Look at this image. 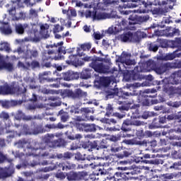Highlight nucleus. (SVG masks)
Here are the masks:
<instances>
[{"instance_id":"obj_1","label":"nucleus","mask_w":181,"mask_h":181,"mask_svg":"<svg viewBox=\"0 0 181 181\" xmlns=\"http://www.w3.org/2000/svg\"><path fill=\"white\" fill-rule=\"evenodd\" d=\"M105 5H110L112 8H116L120 12L121 15H129L132 13L131 11H125L124 9H128L131 8H136L137 6H142L143 8L148 9L151 8L152 5H158L157 3H153L151 0H117V1H111V0H104Z\"/></svg>"},{"instance_id":"obj_2","label":"nucleus","mask_w":181,"mask_h":181,"mask_svg":"<svg viewBox=\"0 0 181 181\" xmlns=\"http://www.w3.org/2000/svg\"><path fill=\"white\" fill-rule=\"evenodd\" d=\"M46 94H59L62 98H72V100H80L83 97H87V92L83 91L81 88H76L75 91L70 89H59V90H53V89H46Z\"/></svg>"},{"instance_id":"obj_3","label":"nucleus","mask_w":181,"mask_h":181,"mask_svg":"<svg viewBox=\"0 0 181 181\" xmlns=\"http://www.w3.org/2000/svg\"><path fill=\"white\" fill-rule=\"evenodd\" d=\"M46 49L47 54H55L58 53L57 57H54V60H62L64 59V56L62 54H66L67 52L66 48L63 46V41L56 43H50V40L46 44Z\"/></svg>"},{"instance_id":"obj_4","label":"nucleus","mask_w":181,"mask_h":181,"mask_svg":"<svg viewBox=\"0 0 181 181\" xmlns=\"http://www.w3.org/2000/svg\"><path fill=\"white\" fill-rule=\"evenodd\" d=\"M46 144L42 143L40 144V148H35L33 147H27L24 151L25 152L26 156H33L35 158V160H33V163H31L30 166L33 168L37 166L40 163L39 162L40 156H46Z\"/></svg>"},{"instance_id":"obj_5","label":"nucleus","mask_w":181,"mask_h":181,"mask_svg":"<svg viewBox=\"0 0 181 181\" xmlns=\"http://www.w3.org/2000/svg\"><path fill=\"white\" fill-rule=\"evenodd\" d=\"M26 93V88L21 87L19 85H11L7 83L1 85V90H0V93L1 95H9V94H16L17 95H22V94H25Z\"/></svg>"},{"instance_id":"obj_6","label":"nucleus","mask_w":181,"mask_h":181,"mask_svg":"<svg viewBox=\"0 0 181 181\" xmlns=\"http://www.w3.org/2000/svg\"><path fill=\"white\" fill-rule=\"evenodd\" d=\"M147 67L153 70L157 74H163L168 70H170V64H158L153 60H148L146 62Z\"/></svg>"},{"instance_id":"obj_7","label":"nucleus","mask_w":181,"mask_h":181,"mask_svg":"<svg viewBox=\"0 0 181 181\" xmlns=\"http://www.w3.org/2000/svg\"><path fill=\"white\" fill-rule=\"evenodd\" d=\"M141 39L142 36L139 33H132L131 31H128L119 35V40H121V42L124 43L128 42L132 43H139Z\"/></svg>"},{"instance_id":"obj_8","label":"nucleus","mask_w":181,"mask_h":181,"mask_svg":"<svg viewBox=\"0 0 181 181\" xmlns=\"http://www.w3.org/2000/svg\"><path fill=\"white\" fill-rule=\"evenodd\" d=\"M46 145L49 148H64L67 145V141L63 139L54 140V134H47Z\"/></svg>"},{"instance_id":"obj_9","label":"nucleus","mask_w":181,"mask_h":181,"mask_svg":"<svg viewBox=\"0 0 181 181\" xmlns=\"http://www.w3.org/2000/svg\"><path fill=\"white\" fill-rule=\"evenodd\" d=\"M68 181H81V180H88L87 176L88 173L86 171H70L66 175Z\"/></svg>"},{"instance_id":"obj_10","label":"nucleus","mask_w":181,"mask_h":181,"mask_svg":"<svg viewBox=\"0 0 181 181\" xmlns=\"http://www.w3.org/2000/svg\"><path fill=\"white\" fill-rule=\"evenodd\" d=\"M134 174L132 173L117 172L115 173L113 176L107 177L106 179L107 180H113V181H119V180H121L122 179H124L125 180H137L138 177L132 176Z\"/></svg>"},{"instance_id":"obj_11","label":"nucleus","mask_w":181,"mask_h":181,"mask_svg":"<svg viewBox=\"0 0 181 181\" xmlns=\"http://www.w3.org/2000/svg\"><path fill=\"white\" fill-rule=\"evenodd\" d=\"M131 57H132V54L131 53L123 52L121 56L118 58V62L127 66L126 69H131L132 66H135V64H136L135 59H131Z\"/></svg>"},{"instance_id":"obj_12","label":"nucleus","mask_w":181,"mask_h":181,"mask_svg":"<svg viewBox=\"0 0 181 181\" xmlns=\"http://www.w3.org/2000/svg\"><path fill=\"white\" fill-rule=\"evenodd\" d=\"M89 66L90 67L93 69V70H95V71H96L97 73H103V74H105L111 71H110V66L105 65L104 64H103V62H98V60H97V59L91 62Z\"/></svg>"},{"instance_id":"obj_13","label":"nucleus","mask_w":181,"mask_h":181,"mask_svg":"<svg viewBox=\"0 0 181 181\" xmlns=\"http://www.w3.org/2000/svg\"><path fill=\"white\" fill-rule=\"evenodd\" d=\"M127 71H129L130 74L129 75L128 81H131L132 80L133 81H141L142 80V76L141 75V71H142V69H141V66H136L134 67V69H129Z\"/></svg>"},{"instance_id":"obj_14","label":"nucleus","mask_w":181,"mask_h":181,"mask_svg":"<svg viewBox=\"0 0 181 181\" xmlns=\"http://www.w3.org/2000/svg\"><path fill=\"white\" fill-rule=\"evenodd\" d=\"M8 15L11 16L12 21H22L26 18V15L22 11L19 13H16V6L12 5L11 8L7 10Z\"/></svg>"},{"instance_id":"obj_15","label":"nucleus","mask_w":181,"mask_h":181,"mask_svg":"<svg viewBox=\"0 0 181 181\" xmlns=\"http://www.w3.org/2000/svg\"><path fill=\"white\" fill-rule=\"evenodd\" d=\"M151 2L157 4L156 5H154V6H156L157 5L160 6V7L154 8L151 10V13H153V15H158V16H162V15H166V13H168V11H169V8H168V6H161L160 2L156 0Z\"/></svg>"},{"instance_id":"obj_16","label":"nucleus","mask_w":181,"mask_h":181,"mask_svg":"<svg viewBox=\"0 0 181 181\" xmlns=\"http://www.w3.org/2000/svg\"><path fill=\"white\" fill-rule=\"evenodd\" d=\"M76 164H73L69 161H62L56 163V169L59 172L64 170H71L76 168Z\"/></svg>"},{"instance_id":"obj_17","label":"nucleus","mask_w":181,"mask_h":181,"mask_svg":"<svg viewBox=\"0 0 181 181\" xmlns=\"http://www.w3.org/2000/svg\"><path fill=\"white\" fill-rule=\"evenodd\" d=\"M42 39H46V26H45V25H40V32H34V37L33 38V41L37 43V42H40Z\"/></svg>"},{"instance_id":"obj_18","label":"nucleus","mask_w":181,"mask_h":181,"mask_svg":"<svg viewBox=\"0 0 181 181\" xmlns=\"http://www.w3.org/2000/svg\"><path fill=\"white\" fill-rule=\"evenodd\" d=\"M135 112L136 115L134 112H133L131 117L132 119H129L130 125H133L134 127H142L145 125V122L138 119V118H141V115H139V111L138 110H136Z\"/></svg>"},{"instance_id":"obj_19","label":"nucleus","mask_w":181,"mask_h":181,"mask_svg":"<svg viewBox=\"0 0 181 181\" xmlns=\"http://www.w3.org/2000/svg\"><path fill=\"white\" fill-rule=\"evenodd\" d=\"M62 77L65 81H71V80H78L80 75L73 71H67L62 73Z\"/></svg>"},{"instance_id":"obj_20","label":"nucleus","mask_w":181,"mask_h":181,"mask_svg":"<svg viewBox=\"0 0 181 181\" xmlns=\"http://www.w3.org/2000/svg\"><path fill=\"white\" fill-rule=\"evenodd\" d=\"M78 127L80 131L85 132H95L97 131V127L94 124L81 123L78 124Z\"/></svg>"},{"instance_id":"obj_21","label":"nucleus","mask_w":181,"mask_h":181,"mask_svg":"<svg viewBox=\"0 0 181 181\" xmlns=\"http://www.w3.org/2000/svg\"><path fill=\"white\" fill-rule=\"evenodd\" d=\"M86 18H91L93 21H100V19H104V15L101 13L97 14V10H93V11L87 10L85 12Z\"/></svg>"},{"instance_id":"obj_22","label":"nucleus","mask_w":181,"mask_h":181,"mask_svg":"<svg viewBox=\"0 0 181 181\" xmlns=\"http://www.w3.org/2000/svg\"><path fill=\"white\" fill-rule=\"evenodd\" d=\"M47 77H46V81L47 83H49L47 84V87H51L52 88H59L60 87V81H59V78H54L52 77H49V74H50V71H47L46 73Z\"/></svg>"},{"instance_id":"obj_23","label":"nucleus","mask_w":181,"mask_h":181,"mask_svg":"<svg viewBox=\"0 0 181 181\" xmlns=\"http://www.w3.org/2000/svg\"><path fill=\"white\" fill-rule=\"evenodd\" d=\"M122 144H125V145H139L140 146H148V141H146V140L137 141L135 138L132 139H124L122 141Z\"/></svg>"},{"instance_id":"obj_24","label":"nucleus","mask_w":181,"mask_h":181,"mask_svg":"<svg viewBox=\"0 0 181 181\" xmlns=\"http://www.w3.org/2000/svg\"><path fill=\"white\" fill-rule=\"evenodd\" d=\"M156 95H144L142 100V104L145 107H149V105H153V104H158V100H153Z\"/></svg>"},{"instance_id":"obj_25","label":"nucleus","mask_w":181,"mask_h":181,"mask_svg":"<svg viewBox=\"0 0 181 181\" xmlns=\"http://www.w3.org/2000/svg\"><path fill=\"white\" fill-rule=\"evenodd\" d=\"M165 30V37H173L180 35V30L178 28L173 27H167Z\"/></svg>"},{"instance_id":"obj_26","label":"nucleus","mask_w":181,"mask_h":181,"mask_svg":"<svg viewBox=\"0 0 181 181\" xmlns=\"http://www.w3.org/2000/svg\"><path fill=\"white\" fill-rule=\"evenodd\" d=\"M140 155H143L141 157V159L142 160V162H144V163H149L150 165H158V162L156 160H144V159H151V158H155V155H152L151 156V154L149 153H145L144 154V153H140Z\"/></svg>"},{"instance_id":"obj_27","label":"nucleus","mask_w":181,"mask_h":181,"mask_svg":"<svg viewBox=\"0 0 181 181\" xmlns=\"http://www.w3.org/2000/svg\"><path fill=\"white\" fill-rule=\"evenodd\" d=\"M15 117L18 121H21V119H23V121H32V119H33L32 116H26L22 110H18Z\"/></svg>"},{"instance_id":"obj_28","label":"nucleus","mask_w":181,"mask_h":181,"mask_svg":"<svg viewBox=\"0 0 181 181\" xmlns=\"http://www.w3.org/2000/svg\"><path fill=\"white\" fill-rule=\"evenodd\" d=\"M0 63L3 64V69H5L8 71H12L13 70V64L5 62L4 56L0 54Z\"/></svg>"},{"instance_id":"obj_29","label":"nucleus","mask_w":181,"mask_h":181,"mask_svg":"<svg viewBox=\"0 0 181 181\" xmlns=\"http://www.w3.org/2000/svg\"><path fill=\"white\" fill-rule=\"evenodd\" d=\"M74 156L73 153L66 151L64 153H57V158L58 159H62V160H70L71 158Z\"/></svg>"},{"instance_id":"obj_30","label":"nucleus","mask_w":181,"mask_h":181,"mask_svg":"<svg viewBox=\"0 0 181 181\" xmlns=\"http://www.w3.org/2000/svg\"><path fill=\"white\" fill-rule=\"evenodd\" d=\"M129 127H131L129 119H126L123 121L120 129L124 132H131V131H132V129Z\"/></svg>"},{"instance_id":"obj_31","label":"nucleus","mask_w":181,"mask_h":181,"mask_svg":"<svg viewBox=\"0 0 181 181\" xmlns=\"http://www.w3.org/2000/svg\"><path fill=\"white\" fill-rule=\"evenodd\" d=\"M163 87V91L168 94V95H173L176 91L175 87L170 86L169 83H165Z\"/></svg>"},{"instance_id":"obj_32","label":"nucleus","mask_w":181,"mask_h":181,"mask_svg":"<svg viewBox=\"0 0 181 181\" xmlns=\"http://www.w3.org/2000/svg\"><path fill=\"white\" fill-rule=\"evenodd\" d=\"M176 77L181 78V70L174 72L170 78V81L171 84H179V79Z\"/></svg>"},{"instance_id":"obj_33","label":"nucleus","mask_w":181,"mask_h":181,"mask_svg":"<svg viewBox=\"0 0 181 181\" xmlns=\"http://www.w3.org/2000/svg\"><path fill=\"white\" fill-rule=\"evenodd\" d=\"M26 28H28V24H16L15 25L16 33H17V35H23V33H25V29H26Z\"/></svg>"},{"instance_id":"obj_34","label":"nucleus","mask_w":181,"mask_h":181,"mask_svg":"<svg viewBox=\"0 0 181 181\" xmlns=\"http://www.w3.org/2000/svg\"><path fill=\"white\" fill-rule=\"evenodd\" d=\"M48 100L54 101L50 103L51 107H60V105H62V101L60 100V98L57 97L51 96L48 98Z\"/></svg>"},{"instance_id":"obj_35","label":"nucleus","mask_w":181,"mask_h":181,"mask_svg":"<svg viewBox=\"0 0 181 181\" xmlns=\"http://www.w3.org/2000/svg\"><path fill=\"white\" fill-rule=\"evenodd\" d=\"M170 47L175 49V47H180L181 46V37H176L175 40L169 42Z\"/></svg>"},{"instance_id":"obj_36","label":"nucleus","mask_w":181,"mask_h":181,"mask_svg":"<svg viewBox=\"0 0 181 181\" xmlns=\"http://www.w3.org/2000/svg\"><path fill=\"white\" fill-rule=\"evenodd\" d=\"M181 52H179L178 50L174 51L171 54H168L165 56L166 60H173V59H176V57H180Z\"/></svg>"},{"instance_id":"obj_37","label":"nucleus","mask_w":181,"mask_h":181,"mask_svg":"<svg viewBox=\"0 0 181 181\" xmlns=\"http://www.w3.org/2000/svg\"><path fill=\"white\" fill-rule=\"evenodd\" d=\"M56 169V164L53 160H47L46 161V172H50V170H54Z\"/></svg>"},{"instance_id":"obj_38","label":"nucleus","mask_w":181,"mask_h":181,"mask_svg":"<svg viewBox=\"0 0 181 181\" xmlns=\"http://www.w3.org/2000/svg\"><path fill=\"white\" fill-rule=\"evenodd\" d=\"M100 84L103 87H108L111 84V78L110 77H102L100 78Z\"/></svg>"},{"instance_id":"obj_39","label":"nucleus","mask_w":181,"mask_h":181,"mask_svg":"<svg viewBox=\"0 0 181 181\" xmlns=\"http://www.w3.org/2000/svg\"><path fill=\"white\" fill-rule=\"evenodd\" d=\"M148 49L149 52H153V53H156V52L159 50V45L156 44V42H151L148 45Z\"/></svg>"},{"instance_id":"obj_40","label":"nucleus","mask_w":181,"mask_h":181,"mask_svg":"<svg viewBox=\"0 0 181 181\" xmlns=\"http://www.w3.org/2000/svg\"><path fill=\"white\" fill-rule=\"evenodd\" d=\"M156 42H158V43H159V47H162L163 49H166L168 47H169V45H170V42H168V41H166V40H163V39H157Z\"/></svg>"},{"instance_id":"obj_41","label":"nucleus","mask_w":181,"mask_h":181,"mask_svg":"<svg viewBox=\"0 0 181 181\" xmlns=\"http://www.w3.org/2000/svg\"><path fill=\"white\" fill-rule=\"evenodd\" d=\"M81 78L83 80H88V78H91V72L88 69H85L81 73Z\"/></svg>"},{"instance_id":"obj_42","label":"nucleus","mask_w":181,"mask_h":181,"mask_svg":"<svg viewBox=\"0 0 181 181\" xmlns=\"http://www.w3.org/2000/svg\"><path fill=\"white\" fill-rule=\"evenodd\" d=\"M110 151L111 152H113V153H116V152H119V151H122V147L119 146V144H118V143H113L110 146Z\"/></svg>"},{"instance_id":"obj_43","label":"nucleus","mask_w":181,"mask_h":181,"mask_svg":"<svg viewBox=\"0 0 181 181\" xmlns=\"http://www.w3.org/2000/svg\"><path fill=\"white\" fill-rule=\"evenodd\" d=\"M0 52H7L9 53L11 52V47H9V44L8 42H0Z\"/></svg>"},{"instance_id":"obj_44","label":"nucleus","mask_w":181,"mask_h":181,"mask_svg":"<svg viewBox=\"0 0 181 181\" xmlns=\"http://www.w3.org/2000/svg\"><path fill=\"white\" fill-rule=\"evenodd\" d=\"M59 115H61L62 122H66L67 119L69 118V113L64 112L63 110L59 112Z\"/></svg>"},{"instance_id":"obj_45","label":"nucleus","mask_w":181,"mask_h":181,"mask_svg":"<svg viewBox=\"0 0 181 181\" xmlns=\"http://www.w3.org/2000/svg\"><path fill=\"white\" fill-rule=\"evenodd\" d=\"M65 135H66L67 139H70L71 141H74L75 139H81L83 138V136L81 134H76L75 135H69V132H66Z\"/></svg>"},{"instance_id":"obj_46","label":"nucleus","mask_w":181,"mask_h":181,"mask_svg":"<svg viewBox=\"0 0 181 181\" xmlns=\"http://www.w3.org/2000/svg\"><path fill=\"white\" fill-rule=\"evenodd\" d=\"M131 153H129V151L124 150L122 153H119L116 155L117 158L119 159H124V158H128Z\"/></svg>"},{"instance_id":"obj_47","label":"nucleus","mask_w":181,"mask_h":181,"mask_svg":"<svg viewBox=\"0 0 181 181\" xmlns=\"http://www.w3.org/2000/svg\"><path fill=\"white\" fill-rule=\"evenodd\" d=\"M64 30V27L60 25L59 24H56L54 25L53 33H59V32H63Z\"/></svg>"},{"instance_id":"obj_48","label":"nucleus","mask_w":181,"mask_h":181,"mask_svg":"<svg viewBox=\"0 0 181 181\" xmlns=\"http://www.w3.org/2000/svg\"><path fill=\"white\" fill-rule=\"evenodd\" d=\"M100 173L101 175H104V172L103 171V170L99 169L98 173L90 174L88 177V179H90V180H92V181L97 180V177L95 176H98L100 175Z\"/></svg>"},{"instance_id":"obj_49","label":"nucleus","mask_w":181,"mask_h":181,"mask_svg":"<svg viewBox=\"0 0 181 181\" xmlns=\"http://www.w3.org/2000/svg\"><path fill=\"white\" fill-rule=\"evenodd\" d=\"M45 132V130H43V127L40 125H37L33 131V134L35 135H37V134H43Z\"/></svg>"},{"instance_id":"obj_50","label":"nucleus","mask_w":181,"mask_h":181,"mask_svg":"<svg viewBox=\"0 0 181 181\" xmlns=\"http://www.w3.org/2000/svg\"><path fill=\"white\" fill-rule=\"evenodd\" d=\"M117 134L120 136V141L121 138H132V136H134L132 134H128V132H125L122 130Z\"/></svg>"},{"instance_id":"obj_51","label":"nucleus","mask_w":181,"mask_h":181,"mask_svg":"<svg viewBox=\"0 0 181 181\" xmlns=\"http://www.w3.org/2000/svg\"><path fill=\"white\" fill-rule=\"evenodd\" d=\"M108 146H110V144H108V143H107V140H104L103 139L100 144H99V149H107V148H108Z\"/></svg>"},{"instance_id":"obj_52","label":"nucleus","mask_w":181,"mask_h":181,"mask_svg":"<svg viewBox=\"0 0 181 181\" xmlns=\"http://www.w3.org/2000/svg\"><path fill=\"white\" fill-rule=\"evenodd\" d=\"M46 128H58L59 129H63V128H64V125L59 122L57 125L46 124Z\"/></svg>"},{"instance_id":"obj_53","label":"nucleus","mask_w":181,"mask_h":181,"mask_svg":"<svg viewBox=\"0 0 181 181\" xmlns=\"http://www.w3.org/2000/svg\"><path fill=\"white\" fill-rule=\"evenodd\" d=\"M69 21H71V17L77 16V12L74 9H71L67 13Z\"/></svg>"},{"instance_id":"obj_54","label":"nucleus","mask_w":181,"mask_h":181,"mask_svg":"<svg viewBox=\"0 0 181 181\" xmlns=\"http://www.w3.org/2000/svg\"><path fill=\"white\" fill-rule=\"evenodd\" d=\"M1 32L4 33V35H11L12 34V28H11V26L8 27H4L1 28Z\"/></svg>"},{"instance_id":"obj_55","label":"nucleus","mask_w":181,"mask_h":181,"mask_svg":"<svg viewBox=\"0 0 181 181\" xmlns=\"http://www.w3.org/2000/svg\"><path fill=\"white\" fill-rule=\"evenodd\" d=\"M81 49H82V50H87L88 52L90 51V49H91V43L90 42H87V43H84L82 44L81 45Z\"/></svg>"},{"instance_id":"obj_56","label":"nucleus","mask_w":181,"mask_h":181,"mask_svg":"<svg viewBox=\"0 0 181 181\" xmlns=\"http://www.w3.org/2000/svg\"><path fill=\"white\" fill-rule=\"evenodd\" d=\"M154 35L155 36H158V37H162V36L165 37V30H154Z\"/></svg>"},{"instance_id":"obj_57","label":"nucleus","mask_w":181,"mask_h":181,"mask_svg":"<svg viewBox=\"0 0 181 181\" xmlns=\"http://www.w3.org/2000/svg\"><path fill=\"white\" fill-rule=\"evenodd\" d=\"M0 118L3 119V121H8V119L10 118V116L9 114L6 112H1L0 113Z\"/></svg>"},{"instance_id":"obj_58","label":"nucleus","mask_w":181,"mask_h":181,"mask_svg":"<svg viewBox=\"0 0 181 181\" xmlns=\"http://www.w3.org/2000/svg\"><path fill=\"white\" fill-rule=\"evenodd\" d=\"M117 119L115 118L106 119L105 122L107 125H115L117 122Z\"/></svg>"},{"instance_id":"obj_59","label":"nucleus","mask_w":181,"mask_h":181,"mask_svg":"<svg viewBox=\"0 0 181 181\" xmlns=\"http://www.w3.org/2000/svg\"><path fill=\"white\" fill-rule=\"evenodd\" d=\"M181 166V162L173 163V165H169L167 169H175L177 170Z\"/></svg>"},{"instance_id":"obj_60","label":"nucleus","mask_w":181,"mask_h":181,"mask_svg":"<svg viewBox=\"0 0 181 181\" xmlns=\"http://www.w3.org/2000/svg\"><path fill=\"white\" fill-rule=\"evenodd\" d=\"M170 64V69H181V61H175Z\"/></svg>"},{"instance_id":"obj_61","label":"nucleus","mask_w":181,"mask_h":181,"mask_svg":"<svg viewBox=\"0 0 181 181\" xmlns=\"http://www.w3.org/2000/svg\"><path fill=\"white\" fill-rule=\"evenodd\" d=\"M98 143H97V141H90V147L89 149L90 151H91V149H97V151H98V149H100V148L98 147Z\"/></svg>"},{"instance_id":"obj_62","label":"nucleus","mask_w":181,"mask_h":181,"mask_svg":"<svg viewBox=\"0 0 181 181\" xmlns=\"http://www.w3.org/2000/svg\"><path fill=\"white\" fill-rule=\"evenodd\" d=\"M27 144L28 141L25 139H21L16 143L19 148H24Z\"/></svg>"},{"instance_id":"obj_63","label":"nucleus","mask_w":181,"mask_h":181,"mask_svg":"<svg viewBox=\"0 0 181 181\" xmlns=\"http://www.w3.org/2000/svg\"><path fill=\"white\" fill-rule=\"evenodd\" d=\"M109 140L111 141V142H115V144H116V142H118V141H121L120 136L118 134L110 136Z\"/></svg>"},{"instance_id":"obj_64","label":"nucleus","mask_w":181,"mask_h":181,"mask_svg":"<svg viewBox=\"0 0 181 181\" xmlns=\"http://www.w3.org/2000/svg\"><path fill=\"white\" fill-rule=\"evenodd\" d=\"M81 111L82 112V115H88L91 112V108L90 107H82L81 108Z\"/></svg>"}]
</instances>
